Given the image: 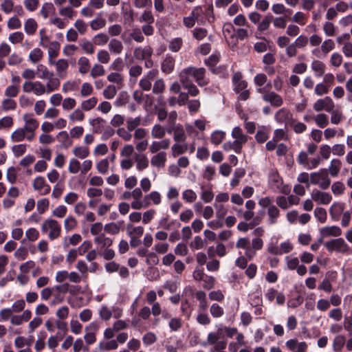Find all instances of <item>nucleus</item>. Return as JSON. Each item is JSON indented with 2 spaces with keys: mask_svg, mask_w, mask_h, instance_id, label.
<instances>
[{
  "mask_svg": "<svg viewBox=\"0 0 352 352\" xmlns=\"http://www.w3.org/2000/svg\"><path fill=\"white\" fill-rule=\"evenodd\" d=\"M58 14L67 19H72L76 16V11L71 6L61 7L58 10Z\"/></svg>",
  "mask_w": 352,
  "mask_h": 352,
  "instance_id": "55",
  "label": "nucleus"
},
{
  "mask_svg": "<svg viewBox=\"0 0 352 352\" xmlns=\"http://www.w3.org/2000/svg\"><path fill=\"white\" fill-rule=\"evenodd\" d=\"M170 142L168 139H164L160 141H154L149 146V151L153 154L160 153V150H166L170 146Z\"/></svg>",
  "mask_w": 352,
  "mask_h": 352,
  "instance_id": "28",
  "label": "nucleus"
},
{
  "mask_svg": "<svg viewBox=\"0 0 352 352\" xmlns=\"http://www.w3.org/2000/svg\"><path fill=\"white\" fill-rule=\"evenodd\" d=\"M22 26L21 21L16 15H14L12 17L9 18L7 21V28L9 30H18L20 29Z\"/></svg>",
  "mask_w": 352,
  "mask_h": 352,
  "instance_id": "58",
  "label": "nucleus"
},
{
  "mask_svg": "<svg viewBox=\"0 0 352 352\" xmlns=\"http://www.w3.org/2000/svg\"><path fill=\"white\" fill-rule=\"evenodd\" d=\"M167 161V154L161 151L153 155L151 158V164L153 167L160 169L164 168Z\"/></svg>",
  "mask_w": 352,
  "mask_h": 352,
  "instance_id": "21",
  "label": "nucleus"
},
{
  "mask_svg": "<svg viewBox=\"0 0 352 352\" xmlns=\"http://www.w3.org/2000/svg\"><path fill=\"white\" fill-rule=\"evenodd\" d=\"M108 49L111 54L118 55L122 52L124 45L120 40L111 38L109 41Z\"/></svg>",
  "mask_w": 352,
  "mask_h": 352,
  "instance_id": "34",
  "label": "nucleus"
},
{
  "mask_svg": "<svg viewBox=\"0 0 352 352\" xmlns=\"http://www.w3.org/2000/svg\"><path fill=\"white\" fill-rule=\"evenodd\" d=\"M36 75L41 79L49 80H59L58 78L54 77L53 72L49 70V69L43 64H38L36 65Z\"/></svg>",
  "mask_w": 352,
  "mask_h": 352,
  "instance_id": "23",
  "label": "nucleus"
},
{
  "mask_svg": "<svg viewBox=\"0 0 352 352\" xmlns=\"http://www.w3.org/2000/svg\"><path fill=\"white\" fill-rule=\"evenodd\" d=\"M60 85L59 80H49L46 84L38 80H25L22 85L24 93L32 94L36 96L50 94L56 91Z\"/></svg>",
  "mask_w": 352,
  "mask_h": 352,
  "instance_id": "1",
  "label": "nucleus"
},
{
  "mask_svg": "<svg viewBox=\"0 0 352 352\" xmlns=\"http://www.w3.org/2000/svg\"><path fill=\"white\" fill-rule=\"evenodd\" d=\"M346 343V337L344 335H337L332 343V348L334 352H341Z\"/></svg>",
  "mask_w": 352,
  "mask_h": 352,
  "instance_id": "42",
  "label": "nucleus"
},
{
  "mask_svg": "<svg viewBox=\"0 0 352 352\" xmlns=\"http://www.w3.org/2000/svg\"><path fill=\"white\" fill-rule=\"evenodd\" d=\"M19 91V85H10L6 88L4 95L6 98H13L18 96Z\"/></svg>",
  "mask_w": 352,
  "mask_h": 352,
  "instance_id": "61",
  "label": "nucleus"
},
{
  "mask_svg": "<svg viewBox=\"0 0 352 352\" xmlns=\"http://www.w3.org/2000/svg\"><path fill=\"white\" fill-rule=\"evenodd\" d=\"M173 131V140L176 142H185L186 140V135L182 126L178 125L175 128L168 130V133Z\"/></svg>",
  "mask_w": 352,
  "mask_h": 352,
  "instance_id": "35",
  "label": "nucleus"
},
{
  "mask_svg": "<svg viewBox=\"0 0 352 352\" xmlns=\"http://www.w3.org/2000/svg\"><path fill=\"white\" fill-rule=\"evenodd\" d=\"M39 45L43 48H46L50 46L52 41L50 40V36L47 34V31L45 28H42L39 30Z\"/></svg>",
  "mask_w": 352,
  "mask_h": 352,
  "instance_id": "51",
  "label": "nucleus"
},
{
  "mask_svg": "<svg viewBox=\"0 0 352 352\" xmlns=\"http://www.w3.org/2000/svg\"><path fill=\"white\" fill-rule=\"evenodd\" d=\"M320 47L322 51V56L325 57L330 52L335 49L336 43L332 39L327 38L322 42Z\"/></svg>",
  "mask_w": 352,
  "mask_h": 352,
  "instance_id": "50",
  "label": "nucleus"
},
{
  "mask_svg": "<svg viewBox=\"0 0 352 352\" xmlns=\"http://www.w3.org/2000/svg\"><path fill=\"white\" fill-rule=\"evenodd\" d=\"M320 234L322 238L338 237L342 234V230L337 226H324L320 229Z\"/></svg>",
  "mask_w": 352,
  "mask_h": 352,
  "instance_id": "24",
  "label": "nucleus"
},
{
  "mask_svg": "<svg viewBox=\"0 0 352 352\" xmlns=\"http://www.w3.org/2000/svg\"><path fill=\"white\" fill-rule=\"evenodd\" d=\"M268 184L270 188L276 192L284 195H289L291 188L288 185H285L283 179L276 170H272L269 174Z\"/></svg>",
  "mask_w": 352,
  "mask_h": 352,
  "instance_id": "5",
  "label": "nucleus"
},
{
  "mask_svg": "<svg viewBox=\"0 0 352 352\" xmlns=\"http://www.w3.org/2000/svg\"><path fill=\"white\" fill-rule=\"evenodd\" d=\"M165 134L166 129L160 124H155L151 129V135L153 138H163Z\"/></svg>",
  "mask_w": 352,
  "mask_h": 352,
  "instance_id": "59",
  "label": "nucleus"
},
{
  "mask_svg": "<svg viewBox=\"0 0 352 352\" xmlns=\"http://www.w3.org/2000/svg\"><path fill=\"white\" fill-rule=\"evenodd\" d=\"M342 166V164L340 160L337 158L332 159L330 162L327 172H329L328 173H329L331 177H336L340 173Z\"/></svg>",
  "mask_w": 352,
  "mask_h": 352,
  "instance_id": "33",
  "label": "nucleus"
},
{
  "mask_svg": "<svg viewBox=\"0 0 352 352\" xmlns=\"http://www.w3.org/2000/svg\"><path fill=\"white\" fill-rule=\"evenodd\" d=\"M50 65L55 67L56 75L61 78H65L67 76V70L69 68L68 60L65 58H59L54 61L50 60Z\"/></svg>",
  "mask_w": 352,
  "mask_h": 352,
  "instance_id": "14",
  "label": "nucleus"
},
{
  "mask_svg": "<svg viewBox=\"0 0 352 352\" xmlns=\"http://www.w3.org/2000/svg\"><path fill=\"white\" fill-rule=\"evenodd\" d=\"M60 47V43L58 41H53L52 44L47 47L49 63H50V60H55V58L58 56Z\"/></svg>",
  "mask_w": 352,
  "mask_h": 352,
  "instance_id": "36",
  "label": "nucleus"
},
{
  "mask_svg": "<svg viewBox=\"0 0 352 352\" xmlns=\"http://www.w3.org/2000/svg\"><path fill=\"white\" fill-rule=\"evenodd\" d=\"M41 231L43 233L47 234L48 238L53 241L60 236L61 226L56 220L47 219L41 225Z\"/></svg>",
  "mask_w": 352,
  "mask_h": 352,
  "instance_id": "6",
  "label": "nucleus"
},
{
  "mask_svg": "<svg viewBox=\"0 0 352 352\" xmlns=\"http://www.w3.org/2000/svg\"><path fill=\"white\" fill-rule=\"evenodd\" d=\"M310 182L314 185L318 186L322 190H327L331 182L327 169L322 168L318 172L311 173L310 174Z\"/></svg>",
  "mask_w": 352,
  "mask_h": 352,
  "instance_id": "7",
  "label": "nucleus"
},
{
  "mask_svg": "<svg viewBox=\"0 0 352 352\" xmlns=\"http://www.w3.org/2000/svg\"><path fill=\"white\" fill-rule=\"evenodd\" d=\"M182 72H185V74L188 77H194L197 83L200 87L206 86L209 82L208 79L205 76L206 69L203 67L196 68L194 67H189L184 69Z\"/></svg>",
  "mask_w": 352,
  "mask_h": 352,
  "instance_id": "8",
  "label": "nucleus"
},
{
  "mask_svg": "<svg viewBox=\"0 0 352 352\" xmlns=\"http://www.w3.org/2000/svg\"><path fill=\"white\" fill-rule=\"evenodd\" d=\"M94 243L100 246L101 250L109 248L113 244V240L107 237L104 234L98 235L94 238Z\"/></svg>",
  "mask_w": 352,
  "mask_h": 352,
  "instance_id": "39",
  "label": "nucleus"
},
{
  "mask_svg": "<svg viewBox=\"0 0 352 352\" xmlns=\"http://www.w3.org/2000/svg\"><path fill=\"white\" fill-rule=\"evenodd\" d=\"M175 67V59L172 56H166L162 63V71L165 74H170Z\"/></svg>",
  "mask_w": 352,
  "mask_h": 352,
  "instance_id": "44",
  "label": "nucleus"
},
{
  "mask_svg": "<svg viewBox=\"0 0 352 352\" xmlns=\"http://www.w3.org/2000/svg\"><path fill=\"white\" fill-rule=\"evenodd\" d=\"M162 201V196L157 191H152L144 196V201L145 202V207L151 204L159 205Z\"/></svg>",
  "mask_w": 352,
  "mask_h": 352,
  "instance_id": "30",
  "label": "nucleus"
},
{
  "mask_svg": "<svg viewBox=\"0 0 352 352\" xmlns=\"http://www.w3.org/2000/svg\"><path fill=\"white\" fill-rule=\"evenodd\" d=\"M78 66V72L80 74L85 75L87 74L90 68L89 60L85 56H81L78 58L77 62Z\"/></svg>",
  "mask_w": 352,
  "mask_h": 352,
  "instance_id": "45",
  "label": "nucleus"
},
{
  "mask_svg": "<svg viewBox=\"0 0 352 352\" xmlns=\"http://www.w3.org/2000/svg\"><path fill=\"white\" fill-rule=\"evenodd\" d=\"M81 162L76 157H72L69 161L68 172L71 174H77L80 172Z\"/></svg>",
  "mask_w": 352,
  "mask_h": 352,
  "instance_id": "52",
  "label": "nucleus"
},
{
  "mask_svg": "<svg viewBox=\"0 0 352 352\" xmlns=\"http://www.w3.org/2000/svg\"><path fill=\"white\" fill-rule=\"evenodd\" d=\"M231 135L234 140L224 143L223 148L226 151L232 150L236 153L239 154L241 153L243 144L248 142V136L243 133L242 129L239 126H235L232 129Z\"/></svg>",
  "mask_w": 352,
  "mask_h": 352,
  "instance_id": "3",
  "label": "nucleus"
},
{
  "mask_svg": "<svg viewBox=\"0 0 352 352\" xmlns=\"http://www.w3.org/2000/svg\"><path fill=\"white\" fill-rule=\"evenodd\" d=\"M285 345L288 350L292 352H306L308 348L305 342H298L296 338L287 340Z\"/></svg>",
  "mask_w": 352,
  "mask_h": 352,
  "instance_id": "19",
  "label": "nucleus"
},
{
  "mask_svg": "<svg viewBox=\"0 0 352 352\" xmlns=\"http://www.w3.org/2000/svg\"><path fill=\"white\" fill-rule=\"evenodd\" d=\"M153 53V50L149 45H146L143 47H138L134 50V56L137 60H140L151 58Z\"/></svg>",
  "mask_w": 352,
  "mask_h": 352,
  "instance_id": "25",
  "label": "nucleus"
},
{
  "mask_svg": "<svg viewBox=\"0 0 352 352\" xmlns=\"http://www.w3.org/2000/svg\"><path fill=\"white\" fill-rule=\"evenodd\" d=\"M32 188L39 195L45 196L50 192L51 187L42 176H38L32 181Z\"/></svg>",
  "mask_w": 352,
  "mask_h": 352,
  "instance_id": "10",
  "label": "nucleus"
},
{
  "mask_svg": "<svg viewBox=\"0 0 352 352\" xmlns=\"http://www.w3.org/2000/svg\"><path fill=\"white\" fill-rule=\"evenodd\" d=\"M132 198L133 201L131 202V206L134 210H140L144 207L143 202L141 199L143 197L142 190L140 188H135L131 191Z\"/></svg>",
  "mask_w": 352,
  "mask_h": 352,
  "instance_id": "26",
  "label": "nucleus"
},
{
  "mask_svg": "<svg viewBox=\"0 0 352 352\" xmlns=\"http://www.w3.org/2000/svg\"><path fill=\"white\" fill-rule=\"evenodd\" d=\"M179 76L182 87L188 91V92H186L187 94L192 97H195L199 94V91L197 86L192 82L190 77L185 74V72L182 71Z\"/></svg>",
  "mask_w": 352,
  "mask_h": 352,
  "instance_id": "11",
  "label": "nucleus"
},
{
  "mask_svg": "<svg viewBox=\"0 0 352 352\" xmlns=\"http://www.w3.org/2000/svg\"><path fill=\"white\" fill-rule=\"evenodd\" d=\"M334 107L335 104L333 100L329 96L317 100L313 104L314 109L318 112L322 111L331 112L334 109Z\"/></svg>",
  "mask_w": 352,
  "mask_h": 352,
  "instance_id": "13",
  "label": "nucleus"
},
{
  "mask_svg": "<svg viewBox=\"0 0 352 352\" xmlns=\"http://www.w3.org/2000/svg\"><path fill=\"white\" fill-rule=\"evenodd\" d=\"M106 20L101 17H97L90 22V28L94 31L102 29L106 26Z\"/></svg>",
  "mask_w": 352,
  "mask_h": 352,
  "instance_id": "60",
  "label": "nucleus"
},
{
  "mask_svg": "<svg viewBox=\"0 0 352 352\" xmlns=\"http://www.w3.org/2000/svg\"><path fill=\"white\" fill-rule=\"evenodd\" d=\"M23 120L25 122L23 127L30 133L31 136L35 138V131L38 129L39 125L38 120L34 118L32 114H24Z\"/></svg>",
  "mask_w": 352,
  "mask_h": 352,
  "instance_id": "17",
  "label": "nucleus"
},
{
  "mask_svg": "<svg viewBox=\"0 0 352 352\" xmlns=\"http://www.w3.org/2000/svg\"><path fill=\"white\" fill-rule=\"evenodd\" d=\"M105 121L101 118H96L90 120L89 123L93 127L94 133H100L104 127Z\"/></svg>",
  "mask_w": 352,
  "mask_h": 352,
  "instance_id": "63",
  "label": "nucleus"
},
{
  "mask_svg": "<svg viewBox=\"0 0 352 352\" xmlns=\"http://www.w3.org/2000/svg\"><path fill=\"white\" fill-rule=\"evenodd\" d=\"M98 329V324L96 322H91L89 326L86 327L87 333L84 336L86 343L89 345L96 341V331Z\"/></svg>",
  "mask_w": 352,
  "mask_h": 352,
  "instance_id": "22",
  "label": "nucleus"
},
{
  "mask_svg": "<svg viewBox=\"0 0 352 352\" xmlns=\"http://www.w3.org/2000/svg\"><path fill=\"white\" fill-rule=\"evenodd\" d=\"M136 170L139 172L146 169L149 165V161L145 154H135L134 157Z\"/></svg>",
  "mask_w": 352,
  "mask_h": 352,
  "instance_id": "29",
  "label": "nucleus"
},
{
  "mask_svg": "<svg viewBox=\"0 0 352 352\" xmlns=\"http://www.w3.org/2000/svg\"><path fill=\"white\" fill-rule=\"evenodd\" d=\"M274 118L277 122L284 123L285 129H289V126L294 118L289 110L282 108L275 113Z\"/></svg>",
  "mask_w": 352,
  "mask_h": 352,
  "instance_id": "12",
  "label": "nucleus"
},
{
  "mask_svg": "<svg viewBox=\"0 0 352 352\" xmlns=\"http://www.w3.org/2000/svg\"><path fill=\"white\" fill-rule=\"evenodd\" d=\"M127 234L130 238L138 239L144 233V228L142 226H134L132 224H128L126 226Z\"/></svg>",
  "mask_w": 352,
  "mask_h": 352,
  "instance_id": "43",
  "label": "nucleus"
},
{
  "mask_svg": "<svg viewBox=\"0 0 352 352\" xmlns=\"http://www.w3.org/2000/svg\"><path fill=\"white\" fill-rule=\"evenodd\" d=\"M344 205L343 203L337 201L334 202L329 208V214L333 219L337 220L340 214L344 212Z\"/></svg>",
  "mask_w": 352,
  "mask_h": 352,
  "instance_id": "32",
  "label": "nucleus"
},
{
  "mask_svg": "<svg viewBox=\"0 0 352 352\" xmlns=\"http://www.w3.org/2000/svg\"><path fill=\"white\" fill-rule=\"evenodd\" d=\"M236 248L245 250V254L249 260H252L254 257V250L250 249V241L248 238H239L236 243Z\"/></svg>",
  "mask_w": 352,
  "mask_h": 352,
  "instance_id": "20",
  "label": "nucleus"
},
{
  "mask_svg": "<svg viewBox=\"0 0 352 352\" xmlns=\"http://www.w3.org/2000/svg\"><path fill=\"white\" fill-rule=\"evenodd\" d=\"M72 153L76 158L84 160L89 155L90 151L86 146H77L73 148Z\"/></svg>",
  "mask_w": 352,
  "mask_h": 352,
  "instance_id": "41",
  "label": "nucleus"
},
{
  "mask_svg": "<svg viewBox=\"0 0 352 352\" xmlns=\"http://www.w3.org/2000/svg\"><path fill=\"white\" fill-rule=\"evenodd\" d=\"M263 100L276 107H280L283 104L282 97L274 91H270L269 94H265V96H263Z\"/></svg>",
  "mask_w": 352,
  "mask_h": 352,
  "instance_id": "27",
  "label": "nucleus"
},
{
  "mask_svg": "<svg viewBox=\"0 0 352 352\" xmlns=\"http://www.w3.org/2000/svg\"><path fill=\"white\" fill-rule=\"evenodd\" d=\"M10 139L13 142H20L25 140L28 142H32L34 139V137L31 136L30 133L23 127H21L15 129L11 133Z\"/></svg>",
  "mask_w": 352,
  "mask_h": 352,
  "instance_id": "16",
  "label": "nucleus"
},
{
  "mask_svg": "<svg viewBox=\"0 0 352 352\" xmlns=\"http://www.w3.org/2000/svg\"><path fill=\"white\" fill-rule=\"evenodd\" d=\"M72 122H81L85 120V115L81 108L74 109L68 116Z\"/></svg>",
  "mask_w": 352,
  "mask_h": 352,
  "instance_id": "48",
  "label": "nucleus"
},
{
  "mask_svg": "<svg viewBox=\"0 0 352 352\" xmlns=\"http://www.w3.org/2000/svg\"><path fill=\"white\" fill-rule=\"evenodd\" d=\"M311 68L316 76L321 77L324 74L326 65L321 60H314L311 64Z\"/></svg>",
  "mask_w": 352,
  "mask_h": 352,
  "instance_id": "37",
  "label": "nucleus"
},
{
  "mask_svg": "<svg viewBox=\"0 0 352 352\" xmlns=\"http://www.w3.org/2000/svg\"><path fill=\"white\" fill-rule=\"evenodd\" d=\"M324 247L328 252L336 251L342 254H346L349 252V247L342 238L331 239L324 243Z\"/></svg>",
  "mask_w": 352,
  "mask_h": 352,
  "instance_id": "9",
  "label": "nucleus"
},
{
  "mask_svg": "<svg viewBox=\"0 0 352 352\" xmlns=\"http://www.w3.org/2000/svg\"><path fill=\"white\" fill-rule=\"evenodd\" d=\"M25 40V34L20 31L11 33L8 36V41L13 45L22 43Z\"/></svg>",
  "mask_w": 352,
  "mask_h": 352,
  "instance_id": "54",
  "label": "nucleus"
},
{
  "mask_svg": "<svg viewBox=\"0 0 352 352\" xmlns=\"http://www.w3.org/2000/svg\"><path fill=\"white\" fill-rule=\"evenodd\" d=\"M13 0H3L0 3V9L5 14H10L14 10Z\"/></svg>",
  "mask_w": 352,
  "mask_h": 352,
  "instance_id": "53",
  "label": "nucleus"
},
{
  "mask_svg": "<svg viewBox=\"0 0 352 352\" xmlns=\"http://www.w3.org/2000/svg\"><path fill=\"white\" fill-rule=\"evenodd\" d=\"M68 283H63L54 287H45L41 290V298L43 301H47L53 297L50 301V305H59L64 301L65 295L68 292Z\"/></svg>",
  "mask_w": 352,
  "mask_h": 352,
  "instance_id": "2",
  "label": "nucleus"
},
{
  "mask_svg": "<svg viewBox=\"0 0 352 352\" xmlns=\"http://www.w3.org/2000/svg\"><path fill=\"white\" fill-rule=\"evenodd\" d=\"M43 52L39 47H34L30 52L28 60L31 63L36 64L43 58Z\"/></svg>",
  "mask_w": 352,
  "mask_h": 352,
  "instance_id": "40",
  "label": "nucleus"
},
{
  "mask_svg": "<svg viewBox=\"0 0 352 352\" xmlns=\"http://www.w3.org/2000/svg\"><path fill=\"white\" fill-rule=\"evenodd\" d=\"M313 201L318 204L327 205L332 201V196L329 192L314 189L311 193Z\"/></svg>",
  "mask_w": 352,
  "mask_h": 352,
  "instance_id": "15",
  "label": "nucleus"
},
{
  "mask_svg": "<svg viewBox=\"0 0 352 352\" xmlns=\"http://www.w3.org/2000/svg\"><path fill=\"white\" fill-rule=\"evenodd\" d=\"M173 157H175L187 152L186 142H176L171 146Z\"/></svg>",
  "mask_w": 352,
  "mask_h": 352,
  "instance_id": "49",
  "label": "nucleus"
},
{
  "mask_svg": "<svg viewBox=\"0 0 352 352\" xmlns=\"http://www.w3.org/2000/svg\"><path fill=\"white\" fill-rule=\"evenodd\" d=\"M109 41V36L105 33H99L93 37V42L98 46H103Z\"/></svg>",
  "mask_w": 352,
  "mask_h": 352,
  "instance_id": "57",
  "label": "nucleus"
},
{
  "mask_svg": "<svg viewBox=\"0 0 352 352\" xmlns=\"http://www.w3.org/2000/svg\"><path fill=\"white\" fill-rule=\"evenodd\" d=\"M243 76L241 72H235L232 78L234 91L239 94L238 99L246 100L250 98V93L247 89L248 82L243 80Z\"/></svg>",
  "mask_w": 352,
  "mask_h": 352,
  "instance_id": "4",
  "label": "nucleus"
},
{
  "mask_svg": "<svg viewBox=\"0 0 352 352\" xmlns=\"http://www.w3.org/2000/svg\"><path fill=\"white\" fill-rule=\"evenodd\" d=\"M289 129H292L296 134H300L307 131V126L305 123L294 118L289 126Z\"/></svg>",
  "mask_w": 352,
  "mask_h": 352,
  "instance_id": "46",
  "label": "nucleus"
},
{
  "mask_svg": "<svg viewBox=\"0 0 352 352\" xmlns=\"http://www.w3.org/2000/svg\"><path fill=\"white\" fill-rule=\"evenodd\" d=\"M98 103V99L96 97H91L87 100H83L80 103V108L83 111H89L93 109Z\"/></svg>",
  "mask_w": 352,
  "mask_h": 352,
  "instance_id": "56",
  "label": "nucleus"
},
{
  "mask_svg": "<svg viewBox=\"0 0 352 352\" xmlns=\"http://www.w3.org/2000/svg\"><path fill=\"white\" fill-rule=\"evenodd\" d=\"M314 217L321 223H324L327 220V212L326 210L321 207H317L314 210Z\"/></svg>",
  "mask_w": 352,
  "mask_h": 352,
  "instance_id": "62",
  "label": "nucleus"
},
{
  "mask_svg": "<svg viewBox=\"0 0 352 352\" xmlns=\"http://www.w3.org/2000/svg\"><path fill=\"white\" fill-rule=\"evenodd\" d=\"M267 222L270 226L275 225L278 223V219L280 217V212L276 206H270L267 209Z\"/></svg>",
  "mask_w": 352,
  "mask_h": 352,
  "instance_id": "31",
  "label": "nucleus"
},
{
  "mask_svg": "<svg viewBox=\"0 0 352 352\" xmlns=\"http://www.w3.org/2000/svg\"><path fill=\"white\" fill-rule=\"evenodd\" d=\"M158 74L157 69H152L149 71L139 82V87L145 91L151 90L152 87V82Z\"/></svg>",
  "mask_w": 352,
  "mask_h": 352,
  "instance_id": "18",
  "label": "nucleus"
},
{
  "mask_svg": "<svg viewBox=\"0 0 352 352\" xmlns=\"http://www.w3.org/2000/svg\"><path fill=\"white\" fill-rule=\"evenodd\" d=\"M316 124L320 128H324L329 124L328 117L324 113H319L313 118Z\"/></svg>",
  "mask_w": 352,
  "mask_h": 352,
  "instance_id": "64",
  "label": "nucleus"
},
{
  "mask_svg": "<svg viewBox=\"0 0 352 352\" xmlns=\"http://www.w3.org/2000/svg\"><path fill=\"white\" fill-rule=\"evenodd\" d=\"M16 107V102L13 98H5L1 100V108L3 111H14Z\"/></svg>",
  "mask_w": 352,
  "mask_h": 352,
  "instance_id": "47",
  "label": "nucleus"
},
{
  "mask_svg": "<svg viewBox=\"0 0 352 352\" xmlns=\"http://www.w3.org/2000/svg\"><path fill=\"white\" fill-rule=\"evenodd\" d=\"M38 23L33 18H28L24 22V31L28 35H34L38 29Z\"/></svg>",
  "mask_w": 352,
  "mask_h": 352,
  "instance_id": "38",
  "label": "nucleus"
}]
</instances>
